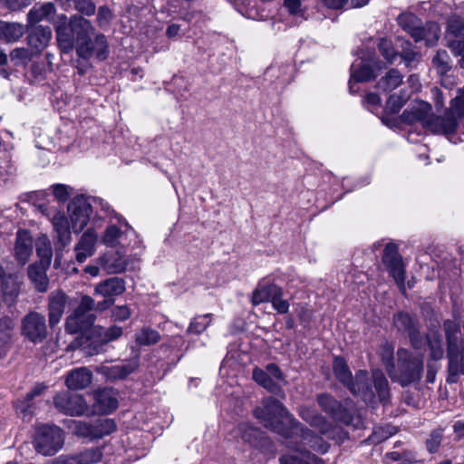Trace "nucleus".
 I'll return each instance as SVG.
<instances>
[{
	"mask_svg": "<svg viewBox=\"0 0 464 464\" xmlns=\"http://www.w3.org/2000/svg\"><path fill=\"white\" fill-rule=\"evenodd\" d=\"M24 33V26L18 23L0 21V39L7 43L15 42Z\"/></svg>",
	"mask_w": 464,
	"mask_h": 464,
	"instance_id": "e433bc0d",
	"label": "nucleus"
},
{
	"mask_svg": "<svg viewBox=\"0 0 464 464\" xmlns=\"http://www.w3.org/2000/svg\"><path fill=\"white\" fill-rule=\"evenodd\" d=\"M272 307L281 314H287L289 311L290 304L286 299H284V290L281 287L278 292L272 297L270 301Z\"/></svg>",
	"mask_w": 464,
	"mask_h": 464,
	"instance_id": "bf43d9fd",
	"label": "nucleus"
},
{
	"mask_svg": "<svg viewBox=\"0 0 464 464\" xmlns=\"http://www.w3.org/2000/svg\"><path fill=\"white\" fill-rule=\"evenodd\" d=\"M94 438L101 439L116 430V424L111 419H99L93 423Z\"/></svg>",
	"mask_w": 464,
	"mask_h": 464,
	"instance_id": "864d4df0",
	"label": "nucleus"
},
{
	"mask_svg": "<svg viewBox=\"0 0 464 464\" xmlns=\"http://www.w3.org/2000/svg\"><path fill=\"white\" fill-rule=\"evenodd\" d=\"M393 323L399 331L406 333H409L418 326V322L415 318L411 317L409 314L402 312L394 315Z\"/></svg>",
	"mask_w": 464,
	"mask_h": 464,
	"instance_id": "3c124183",
	"label": "nucleus"
},
{
	"mask_svg": "<svg viewBox=\"0 0 464 464\" xmlns=\"http://www.w3.org/2000/svg\"><path fill=\"white\" fill-rule=\"evenodd\" d=\"M67 300L68 296L61 290L49 294L47 310L50 328H54L60 323L67 305Z\"/></svg>",
	"mask_w": 464,
	"mask_h": 464,
	"instance_id": "a211bd4d",
	"label": "nucleus"
},
{
	"mask_svg": "<svg viewBox=\"0 0 464 464\" xmlns=\"http://www.w3.org/2000/svg\"><path fill=\"white\" fill-rule=\"evenodd\" d=\"M441 430H434L431 432L430 439L427 440V448L430 452H436L442 440Z\"/></svg>",
	"mask_w": 464,
	"mask_h": 464,
	"instance_id": "338daca9",
	"label": "nucleus"
},
{
	"mask_svg": "<svg viewBox=\"0 0 464 464\" xmlns=\"http://www.w3.org/2000/svg\"><path fill=\"white\" fill-rule=\"evenodd\" d=\"M72 227L75 233H80L87 225L92 212V207L83 197L75 198L68 206Z\"/></svg>",
	"mask_w": 464,
	"mask_h": 464,
	"instance_id": "2eb2a0df",
	"label": "nucleus"
},
{
	"mask_svg": "<svg viewBox=\"0 0 464 464\" xmlns=\"http://www.w3.org/2000/svg\"><path fill=\"white\" fill-rule=\"evenodd\" d=\"M125 291V281L120 277L108 278L95 286V293L103 297H113Z\"/></svg>",
	"mask_w": 464,
	"mask_h": 464,
	"instance_id": "c756f323",
	"label": "nucleus"
},
{
	"mask_svg": "<svg viewBox=\"0 0 464 464\" xmlns=\"http://www.w3.org/2000/svg\"><path fill=\"white\" fill-rule=\"evenodd\" d=\"M427 343L430 348V358L434 361L442 359L444 351L441 345V339L439 334L433 333L427 336Z\"/></svg>",
	"mask_w": 464,
	"mask_h": 464,
	"instance_id": "6e6d98bb",
	"label": "nucleus"
},
{
	"mask_svg": "<svg viewBox=\"0 0 464 464\" xmlns=\"http://www.w3.org/2000/svg\"><path fill=\"white\" fill-rule=\"evenodd\" d=\"M76 433L81 437L95 439L92 423L78 422L76 425Z\"/></svg>",
	"mask_w": 464,
	"mask_h": 464,
	"instance_id": "774afa93",
	"label": "nucleus"
},
{
	"mask_svg": "<svg viewBox=\"0 0 464 464\" xmlns=\"http://www.w3.org/2000/svg\"><path fill=\"white\" fill-rule=\"evenodd\" d=\"M282 437L285 438L284 443L286 447L300 452H308L306 449L309 448L325 453L329 448L322 437L294 420H290V426Z\"/></svg>",
	"mask_w": 464,
	"mask_h": 464,
	"instance_id": "7ed1b4c3",
	"label": "nucleus"
},
{
	"mask_svg": "<svg viewBox=\"0 0 464 464\" xmlns=\"http://www.w3.org/2000/svg\"><path fill=\"white\" fill-rule=\"evenodd\" d=\"M52 37V31L49 26L33 27L27 35V44L34 53H41L48 45Z\"/></svg>",
	"mask_w": 464,
	"mask_h": 464,
	"instance_id": "5701e85b",
	"label": "nucleus"
},
{
	"mask_svg": "<svg viewBox=\"0 0 464 464\" xmlns=\"http://www.w3.org/2000/svg\"><path fill=\"white\" fill-rule=\"evenodd\" d=\"M102 456L101 448H91L71 457L75 464H94L100 462Z\"/></svg>",
	"mask_w": 464,
	"mask_h": 464,
	"instance_id": "a18cd8bd",
	"label": "nucleus"
},
{
	"mask_svg": "<svg viewBox=\"0 0 464 464\" xmlns=\"http://www.w3.org/2000/svg\"><path fill=\"white\" fill-rule=\"evenodd\" d=\"M239 431L241 433V439L248 442L250 444H254L256 440L257 439V436L259 434V431L246 424H240Z\"/></svg>",
	"mask_w": 464,
	"mask_h": 464,
	"instance_id": "e2e57ef3",
	"label": "nucleus"
},
{
	"mask_svg": "<svg viewBox=\"0 0 464 464\" xmlns=\"http://www.w3.org/2000/svg\"><path fill=\"white\" fill-rule=\"evenodd\" d=\"M14 329V322L11 317L5 316L0 319V349L11 342Z\"/></svg>",
	"mask_w": 464,
	"mask_h": 464,
	"instance_id": "8fccbe9b",
	"label": "nucleus"
},
{
	"mask_svg": "<svg viewBox=\"0 0 464 464\" xmlns=\"http://www.w3.org/2000/svg\"><path fill=\"white\" fill-rule=\"evenodd\" d=\"M398 56L410 70L416 68L421 60L420 53L414 51L412 44L408 40L402 41Z\"/></svg>",
	"mask_w": 464,
	"mask_h": 464,
	"instance_id": "473e14b6",
	"label": "nucleus"
},
{
	"mask_svg": "<svg viewBox=\"0 0 464 464\" xmlns=\"http://www.w3.org/2000/svg\"><path fill=\"white\" fill-rule=\"evenodd\" d=\"M457 120L445 111L443 116H434L430 113L426 130L436 134H453L458 129Z\"/></svg>",
	"mask_w": 464,
	"mask_h": 464,
	"instance_id": "412c9836",
	"label": "nucleus"
},
{
	"mask_svg": "<svg viewBox=\"0 0 464 464\" xmlns=\"http://www.w3.org/2000/svg\"><path fill=\"white\" fill-rule=\"evenodd\" d=\"M92 381V372L87 367H79L70 371L65 377V385L69 390L78 391L87 388Z\"/></svg>",
	"mask_w": 464,
	"mask_h": 464,
	"instance_id": "393cba45",
	"label": "nucleus"
},
{
	"mask_svg": "<svg viewBox=\"0 0 464 464\" xmlns=\"http://www.w3.org/2000/svg\"><path fill=\"white\" fill-rule=\"evenodd\" d=\"M134 339L140 346H150L160 341V334L155 329L145 326L135 333Z\"/></svg>",
	"mask_w": 464,
	"mask_h": 464,
	"instance_id": "79ce46f5",
	"label": "nucleus"
},
{
	"mask_svg": "<svg viewBox=\"0 0 464 464\" xmlns=\"http://www.w3.org/2000/svg\"><path fill=\"white\" fill-rule=\"evenodd\" d=\"M272 307L281 314H287L289 311L290 304L286 299H284V290L281 287L278 292L272 297L270 301Z\"/></svg>",
	"mask_w": 464,
	"mask_h": 464,
	"instance_id": "052dcab7",
	"label": "nucleus"
},
{
	"mask_svg": "<svg viewBox=\"0 0 464 464\" xmlns=\"http://www.w3.org/2000/svg\"><path fill=\"white\" fill-rule=\"evenodd\" d=\"M431 111L432 107L429 102L415 101L402 112L401 119L407 124L420 122L426 129V122H429Z\"/></svg>",
	"mask_w": 464,
	"mask_h": 464,
	"instance_id": "f3484780",
	"label": "nucleus"
},
{
	"mask_svg": "<svg viewBox=\"0 0 464 464\" xmlns=\"http://www.w3.org/2000/svg\"><path fill=\"white\" fill-rule=\"evenodd\" d=\"M347 388L354 396L360 397L367 403L374 401L375 394L366 371L357 372Z\"/></svg>",
	"mask_w": 464,
	"mask_h": 464,
	"instance_id": "6ab92c4d",
	"label": "nucleus"
},
{
	"mask_svg": "<svg viewBox=\"0 0 464 464\" xmlns=\"http://www.w3.org/2000/svg\"><path fill=\"white\" fill-rule=\"evenodd\" d=\"M253 379L271 393L278 395L283 392L281 386L276 382V379H273L268 372H265L260 368L253 370Z\"/></svg>",
	"mask_w": 464,
	"mask_h": 464,
	"instance_id": "c9c22d12",
	"label": "nucleus"
},
{
	"mask_svg": "<svg viewBox=\"0 0 464 464\" xmlns=\"http://www.w3.org/2000/svg\"><path fill=\"white\" fill-rule=\"evenodd\" d=\"M75 9L85 15H92L95 13L96 6L91 0H73Z\"/></svg>",
	"mask_w": 464,
	"mask_h": 464,
	"instance_id": "0e129e2a",
	"label": "nucleus"
},
{
	"mask_svg": "<svg viewBox=\"0 0 464 464\" xmlns=\"http://www.w3.org/2000/svg\"><path fill=\"white\" fill-rule=\"evenodd\" d=\"M52 223L62 246H64L69 244L71 241V231L67 218L63 215L57 213L52 218Z\"/></svg>",
	"mask_w": 464,
	"mask_h": 464,
	"instance_id": "4c0bfd02",
	"label": "nucleus"
},
{
	"mask_svg": "<svg viewBox=\"0 0 464 464\" xmlns=\"http://www.w3.org/2000/svg\"><path fill=\"white\" fill-rule=\"evenodd\" d=\"M63 432L59 427L43 425L36 430L34 447L38 453L53 456L63 448Z\"/></svg>",
	"mask_w": 464,
	"mask_h": 464,
	"instance_id": "0eeeda50",
	"label": "nucleus"
},
{
	"mask_svg": "<svg viewBox=\"0 0 464 464\" xmlns=\"http://www.w3.org/2000/svg\"><path fill=\"white\" fill-rule=\"evenodd\" d=\"M60 20L61 23L55 25L58 45L63 53H69L74 48L76 43L69 24H66V16L62 15Z\"/></svg>",
	"mask_w": 464,
	"mask_h": 464,
	"instance_id": "cd10ccee",
	"label": "nucleus"
},
{
	"mask_svg": "<svg viewBox=\"0 0 464 464\" xmlns=\"http://www.w3.org/2000/svg\"><path fill=\"white\" fill-rule=\"evenodd\" d=\"M45 316L38 312L28 313L22 320V334L34 343H43L47 338Z\"/></svg>",
	"mask_w": 464,
	"mask_h": 464,
	"instance_id": "9d476101",
	"label": "nucleus"
},
{
	"mask_svg": "<svg viewBox=\"0 0 464 464\" xmlns=\"http://www.w3.org/2000/svg\"><path fill=\"white\" fill-rule=\"evenodd\" d=\"M383 263L387 266L390 275L393 277L400 290L404 294L405 286V269L402 257L399 254L398 246L393 243L386 245L383 256Z\"/></svg>",
	"mask_w": 464,
	"mask_h": 464,
	"instance_id": "9b49d317",
	"label": "nucleus"
},
{
	"mask_svg": "<svg viewBox=\"0 0 464 464\" xmlns=\"http://www.w3.org/2000/svg\"><path fill=\"white\" fill-rule=\"evenodd\" d=\"M282 437L285 438L284 443L286 447L300 452H308L306 449L309 448L325 453L329 448L322 437L294 420H290V426Z\"/></svg>",
	"mask_w": 464,
	"mask_h": 464,
	"instance_id": "f03ea898",
	"label": "nucleus"
},
{
	"mask_svg": "<svg viewBox=\"0 0 464 464\" xmlns=\"http://www.w3.org/2000/svg\"><path fill=\"white\" fill-rule=\"evenodd\" d=\"M402 79V74L397 69H391L378 81L376 88L382 92H390L401 85Z\"/></svg>",
	"mask_w": 464,
	"mask_h": 464,
	"instance_id": "f704fd0d",
	"label": "nucleus"
},
{
	"mask_svg": "<svg viewBox=\"0 0 464 464\" xmlns=\"http://www.w3.org/2000/svg\"><path fill=\"white\" fill-rule=\"evenodd\" d=\"M33 252V239L26 232L19 231L14 246V254L18 262L24 266Z\"/></svg>",
	"mask_w": 464,
	"mask_h": 464,
	"instance_id": "7c9ffc66",
	"label": "nucleus"
},
{
	"mask_svg": "<svg viewBox=\"0 0 464 464\" xmlns=\"http://www.w3.org/2000/svg\"><path fill=\"white\" fill-rule=\"evenodd\" d=\"M36 253L47 264L50 263L52 258V248L47 241L44 240L36 244Z\"/></svg>",
	"mask_w": 464,
	"mask_h": 464,
	"instance_id": "69168bd1",
	"label": "nucleus"
},
{
	"mask_svg": "<svg viewBox=\"0 0 464 464\" xmlns=\"http://www.w3.org/2000/svg\"><path fill=\"white\" fill-rule=\"evenodd\" d=\"M121 236V231L114 225L109 226L103 235L102 240L105 245L113 246L117 244Z\"/></svg>",
	"mask_w": 464,
	"mask_h": 464,
	"instance_id": "680f3d73",
	"label": "nucleus"
},
{
	"mask_svg": "<svg viewBox=\"0 0 464 464\" xmlns=\"http://www.w3.org/2000/svg\"><path fill=\"white\" fill-rule=\"evenodd\" d=\"M397 22L416 43L424 41L427 45H433L440 37V28L437 23L430 22L423 25L420 19L411 13L400 14Z\"/></svg>",
	"mask_w": 464,
	"mask_h": 464,
	"instance_id": "39448f33",
	"label": "nucleus"
},
{
	"mask_svg": "<svg viewBox=\"0 0 464 464\" xmlns=\"http://www.w3.org/2000/svg\"><path fill=\"white\" fill-rule=\"evenodd\" d=\"M299 416L310 426L316 428L321 434L328 435L332 430V424L315 409L308 406H301Z\"/></svg>",
	"mask_w": 464,
	"mask_h": 464,
	"instance_id": "b1692460",
	"label": "nucleus"
},
{
	"mask_svg": "<svg viewBox=\"0 0 464 464\" xmlns=\"http://www.w3.org/2000/svg\"><path fill=\"white\" fill-rule=\"evenodd\" d=\"M333 371L335 378L344 386L348 385L353 381L352 372L347 365V362L343 357L337 356L334 359Z\"/></svg>",
	"mask_w": 464,
	"mask_h": 464,
	"instance_id": "a19ab883",
	"label": "nucleus"
},
{
	"mask_svg": "<svg viewBox=\"0 0 464 464\" xmlns=\"http://www.w3.org/2000/svg\"><path fill=\"white\" fill-rule=\"evenodd\" d=\"M214 319L213 314H205L195 315L191 320L187 328V334L198 335L205 332L207 328L211 324Z\"/></svg>",
	"mask_w": 464,
	"mask_h": 464,
	"instance_id": "58836bf2",
	"label": "nucleus"
},
{
	"mask_svg": "<svg viewBox=\"0 0 464 464\" xmlns=\"http://www.w3.org/2000/svg\"><path fill=\"white\" fill-rule=\"evenodd\" d=\"M97 240V234L92 229H87L75 246L76 260L83 263L87 257L94 253V246Z\"/></svg>",
	"mask_w": 464,
	"mask_h": 464,
	"instance_id": "a878e982",
	"label": "nucleus"
},
{
	"mask_svg": "<svg viewBox=\"0 0 464 464\" xmlns=\"http://www.w3.org/2000/svg\"><path fill=\"white\" fill-rule=\"evenodd\" d=\"M94 411L101 414H107L118 407V400L115 392L110 388L100 389L93 394Z\"/></svg>",
	"mask_w": 464,
	"mask_h": 464,
	"instance_id": "4be33fe9",
	"label": "nucleus"
},
{
	"mask_svg": "<svg viewBox=\"0 0 464 464\" xmlns=\"http://www.w3.org/2000/svg\"><path fill=\"white\" fill-rule=\"evenodd\" d=\"M372 382L379 401L382 403H386L390 398L389 382L381 370L372 371Z\"/></svg>",
	"mask_w": 464,
	"mask_h": 464,
	"instance_id": "ea45409f",
	"label": "nucleus"
},
{
	"mask_svg": "<svg viewBox=\"0 0 464 464\" xmlns=\"http://www.w3.org/2000/svg\"><path fill=\"white\" fill-rule=\"evenodd\" d=\"M140 365L139 355L130 360H126L120 364L106 365L102 364L96 368V372L103 375L109 381L122 380L128 377Z\"/></svg>",
	"mask_w": 464,
	"mask_h": 464,
	"instance_id": "dca6fc26",
	"label": "nucleus"
},
{
	"mask_svg": "<svg viewBox=\"0 0 464 464\" xmlns=\"http://www.w3.org/2000/svg\"><path fill=\"white\" fill-rule=\"evenodd\" d=\"M0 281L4 299L9 304L14 303L20 292V280L17 274L6 273L5 268L0 266Z\"/></svg>",
	"mask_w": 464,
	"mask_h": 464,
	"instance_id": "aec40b11",
	"label": "nucleus"
},
{
	"mask_svg": "<svg viewBox=\"0 0 464 464\" xmlns=\"http://www.w3.org/2000/svg\"><path fill=\"white\" fill-rule=\"evenodd\" d=\"M445 111L453 116L458 123L464 119V87L459 89L458 95L451 100L450 108Z\"/></svg>",
	"mask_w": 464,
	"mask_h": 464,
	"instance_id": "49530a36",
	"label": "nucleus"
},
{
	"mask_svg": "<svg viewBox=\"0 0 464 464\" xmlns=\"http://www.w3.org/2000/svg\"><path fill=\"white\" fill-rule=\"evenodd\" d=\"M433 65L440 74L448 72L451 69V61L448 53L440 50L432 60Z\"/></svg>",
	"mask_w": 464,
	"mask_h": 464,
	"instance_id": "4d7b16f0",
	"label": "nucleus"
},
{
	"mask_svg": "<svg viewBox=\"0 0 464 464\" xmlns=\"http://www.w3.org/2000/svg\"><path fill=\"white\" fill-rule=\"evenodd\" d=\"M55 6L53 3L48 2L41 5H35L28 13L29 24H36L44 19L52 21L54 17Z\"/></svg>",
	"mask_w": 464,
	"mask_h": 464,
	"instance_id": "72a5a7b5",
	"label": "nucleus"
},
{
	"mask_svg": "<svg viewBox=\"0 0 464 464\" xmlns=\"http://www.w3.org/2000/svg\"><path fill=\"white\" fill-rule=\"evenodd\" d=\"M382 56L391 64L394 63L398 57V52L394 50L392 42L387 38H381L377 44Z\"/></svg>",
	"mask_w": 464,
	"mask_h": 464,
	"instance_id": "5fc2aeb1",
	"label": "nucleus"
},
{
	"mask_svg": "<svg viewBox=\"0 0 464 464\" xmlns=\"http://www.w3.org/2000/svg\"><path fill=\"white\" fill-rule=\"evenodd\" d=\"M319 407L335 420L348 424L352 421V415L343 403L333 395L323 392L316 395Z\"/></svg>",
	"mask_w": 464,
	"mask_h": 464,
	"instance_id": "ddd939ff",
	"label": "nucleus"
},
{
	"mask_svg": "<svg viewBox=\"0 0 464 464\" xmlns=\"http://www.w3.org/2000/svg\"><path fill=\"white\" fill-rule=\"evenodd\" d=\"M28 277L39 293H44L48 289L49 279L44 267L37 265H30L27 269Z\"/></svg>",
	"mask_w": 464,
	"mask_h": 464,
	"instance_id": "2f4dec72",
	"label": "nucleus"
},
{
	"mask_svg": "<svg viewBox=\"0 0 464 464\" xmlns=\"http://www.w3.org/2000/svg\"><path fill=\"white\" fill-rule=\"evenodd\" d=\"M90 57L95 54L100 59H105L108 53V44L106 37L103 34H97L92 40L90 39Z\"/></svg>",
	"mask_w": 464,
	"mask_h": 464,
	"instance_id": "de8ad7c7",
	"label": "nucleus"
},
{
	"mask_svg": "<svg viewBox=\"0 0 464 464\" xmlns=\"http://www.w3.org/2000/svg\"><path fill=\"white\" fill-rule=\"evenodd\" d=\"M300 455H285L280 458V464H324L322 459L310 452H300Z\"/></svg>",
	"mask_w": 464,
	"mask_h": 464,
	"instance_id": "c03bdc74",
	"label": "nucleus"
},
{
	"mask_svg": "<svg viewBox=\"0 0 464 464\" xmlns=\"http://www.w3.org/2000/svg\"><path fill=\"white\" fill-rule=\"evenodd\" d=\"M71 32H72L76 43L77 54L84 59L90 57V39L94 34V28L87 19L80 15H72L69 21Z\"/></svg>",
	"mask_w": 464,
	"mask_h": 464,
	"instance_id": "1a4fd4ad",
	"label": "nucleus"
},
{
	"mask_svg": "<svg viewBox=\"0 0 464 464\" xmlns=\"http://www.w3.org/2000/svg\"><path fill=\"white\" fill-rule=\"evenodd\" d=\"M445 41L455 55L464 54V20L461 17L452 15L449 18Z\"/></svg>",
	"mask_w": 464,
	"mask_h": 464,
	"instance_id": "f8f14e48",
	"label": "nucleus"
},
{
	"mask_svg": "<svg viewBox=\"0 0 464 464\" xmlns=\"http://www.w3.org/2000/svg\"><path fill=\"white\" fill-rule=\"evenodd\" d=\"M46 389L44 383H37L35 386L26 394L25 398L22 401H18L16 407L17 410L24 413H31V401L36 397L41 395Z\"/></svg>",
	"mask_w": 464,
	"mask_h": 464,
	"instance_id": "09e8293b",
	"label": "nucleus"
},
{
	"mask_svg": "<svg viewBox=\"0 0 464 464\" xmlns=\"http://www.w3.org/2000/svg\"><path fill=\"white\" fill-rule=\"evenodd\" d=\"M55 408L67 415H82L85 411V402L82 395L69 392H61L53 397Z\"/></svg>",
	"mask_w": 464,
	"mask_h": 464,
	"instance_id": "4468645a",
	"label": "nucleus"
},
{
	"mask_svg": "<svg viewBox=\"0 0 464 464\" xmlns=\"http://www.w3.org/2000/svg\"><path fill=\"white\" fill-rule=\"evenodd\" d=\"M254 414L266 428L281 436L288 429L284 423V419H288L290 414L284 405L273 397L264 399L262 407L256 408Z\"/></svg>",
	"mask_w": 464,
	"mask_h": 464,
	"instance_id": "20e7f679",
	"label": "nucleus"
},
{
	"mask_svg": "<svg viewBox=\"0 0 464 464\" xmlns=\"http://www.w3.org/2000/svg\"><path fill=\"white\" fill-rule=\"evenodd\" d=\"M280 288L281 286L273 282H266L264 279L259 281L252 293L251 304L256 306L262 303L270 302Z\"/></svg>",
	"mask_w": 464,
	"mask_h": 464,
	"instance_id": "bb28decb",
	"label": "nucleus"
},
{
	"mask_svg": "<svg viewBox=\"0 0 464 464\" xmlns=\"http://www.w3.org/2000/svg\"><path fill=\"white\" fill-rule=\"evenodd\" d=\"M399 376L402 386L419 382L423 372V356L413 354L404 348L397 351Z\"/></svg>",
	"mask_w": 464,
	"mask_h": 464,
	"instance_id": "423d86ee",
	"label": "nucleus"
},
{
	"mask_svg": "<svg viewBox=\"0 0 464 464\" xmlns=\"http://www.w3.org/2000/svg\"><path fill=\"white\" fill-rule=\"evenodd\" d=\"M463 338H460L459 325L451 320H446L443 324L447 343L448 359V383H456L459 375L464 374V322Z\"/></svg>",
	"mask_w": 464,
	"mask_h": 464,
	"instance_id": "f257e3e1",
	"label": "nucleus"
},
{
	"mask_svg": "<svg viewBox=\"0 0 464 464\" xmlns=\"http://www.w3.org/2000/svg\"><path fill=\"white\" fill-rule=\"evenodd\" d=\"M94 300L88 295L82 297L79 305L65 322V331L73 334L92 326L95 321L93 314Z\"/></svg>",
	"mask_w": 464,
	"mask_h": 464,
	"instance_id": "6e6552de",
	"label": "nucleus"
},
{
	"mask_svg": "<svg viewBox=\"0 0 464 464\" xmlns=\"http://www.w3.org/2000/svg\"><path fill=\"white\" fill-rule=\"evenodd\" d=\"M372 64L361 61L359 64L353 63L351 67V79L349 82V88L353 92V82H368L375 77L373 65L376 63L372 60Z\"/></svg>",
	"mask_w": 464,
	"mask_h": 464,
	"instance_id": "c85d7f7f",
	"label": "nucleus"
},
{
	"mask_svg": "<svg viewBox=\"0 0 464 464\" xmlns=\"http://www.w3.org/2000/svg\"><path fill=\"white\" fill-rule=\"evenodd\" d=\"M34 55V52L26 48H15L10 53L11 61L15 65H27Z\"/></svg>",
	"mask_w": 464,
	"mask_h": 464,
	"instance_id": "13d9d810",
	"label": "nucleus"
},
{
	"mask_svg": "<svg viewBox=\"0 0 464 464\" xmlns=\"http://www.w3.org/2000/svg\"><path fill=\"white\" fill-rule=\"evenodd\" d=\"M127 262L119 252L102 259V267L109 274H119L125 271Z\"/></svg>",
	"mask_w": 464,
	"mask_h": 464,
	"instance_id": "37998d69",
	"label": "nucleus"
},
{
	"mask_svg": "<svg viewBox=\"0 0 464 464\" xmlns=\"http://www.w3.org/2000/svg\"><path fill=\"white\" fill-rule=\"evenodd\" d=\"M410 96L405 90H401L399 93L392 94L386 102V110L391 113H397L407 102Z\"/></svg>",
	"mask_w": 464,
	"mask_h": 464,
	"instance_id": "603ef678",
	"label": "nucleus"
}]
</instances>
